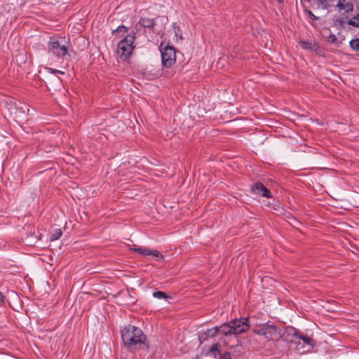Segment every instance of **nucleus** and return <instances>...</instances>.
Instances as JSON below:
<instances>
[{
  "instance_id": "obj_5",
  "label": "nucleus",
  "mask_w": 359,
  "mask_h": 359,
  "mask_svg": "<svg viewBox=\"0 0 359 359\" xmlns=\"http://www.w3.org/2000/svg\"><path fill=\"white\" fill-rule=\"evenodd\" d=\"M253 332L263 336L267 340H277L280 337V333L278 327L269 323H266L260 327L254 329Z\"/></svg>"
},
{
  "instance_id": "obj_19",
  "label": "nucleus",
  "mask_w": 359,
  "mask_h": 359,
  "mask_svg": "<svg viewBox=\"0 0 359 359\" xmlns=\"http://www.w3.org/2000/svg\"><path fill=\"white\" fill-rule=\"evenodd\" d=\"M126 33L127 28L125 26H119L116 30L113 32V34L117 36L119 33Z\"/></svg>"
},
{
  "instance_id": "obj_20",
  "label": "nucleus",
  "mask_w": 359,
  "mask_h": 359,
  "mask_svg": "<svg viewBox=\"0 0 359 359\" xmlns=\"http://www.w3.org/2000/svg\"><path fill=\"white\" fill-rule=\"evenodd\" d=\"M48 72L53 75L65 74V72L60 71L57 69H48Z\"/></svg>"
},
{
  "instance_id": "obj_4",
  "label": "nucleus",
  "mask_w": 359,
  "mask_h": 359,
  "mask_svg": "<svg viewBox=\"0 0 359 359\" xmlns=\"http://www.w3.org/2000/svg\"><path fill=\"white\" fill-rule=\"evenodd\" d=\"M48 48L50 53L58 57H69V50L62 39L50 38Z\"/></svg>"
},
{
  "instance_id": "obj_11",
  "label": "nucleus",
  "mask_w": 359,
  "mask_h": 359,
  "mask_svg": "<svg viewBox=\"0 0 359 359\" xmlns=\"http://www.w3.org/2000/svg\"><path fill=\"white\" fill-rule=\"evenodd\" d=\"M222 325L220 326H215L210 329H208L205 334L206 337H215L217 334H222Z\"/></svg>"
},
{
  "instance_id": "obj_3",
  "label": "nucleus",
  "mask_w": 359,
  "mask_h": 359,
  "mask_svg": "<svg viewBox=\"0 0 359 359\" xmlns=\"http://www.w3.org/2000/svg\"><path fill=\"white\" fill-rule=\"evenodd\" d=\"M135 34V33L127 34L124 39L118 43L116 52L120 58L123 61L127 60L133 52L134 48Z\"/></svg>"
},
{
  "instance_id": "obj_22",
  "label": "nucleus",
  "mask_w": 359,
  "mask_h": 359,
  "mask_svg": "<svg viewBox=\"0 0 359 359\" xmlns=\"http://www.w3.org/2000/svg\"><path fill=\"white\" fill-rule=\"evenodd\" d=\"M310 15H311V17H312L313 18H314V19L316 18L315 15H314L312 13H311V12H310Z\"/></svg>"
},
{
  "instance_id": "obj_23",
  "label": "nucleus",
  "mask_w": 359,
  "mask_h": 359,
  "mask_svg": "<svg viewBox=\"0 0 359 359\" xmlns=\"http://www.w3.org/2000/svg\"><path fill=\"white\" fill-rule=\"evenodd\" d=\"M278 2H280V3L283 1V0H278Z\"/></svg>"
},
{
  "instance_id": "obj_17",
  "label": "nucleus",
  "mask_w": 359,
  "mask_h": 359,
  "mask_svg": "<svg viewBox=\"0 0 359 359\" xmlns=\"http://www.w3.org/2000/svg\"><path fill=\"white\" fill-rule=\"evenodd\" d=\"M153 297L156 299H166L168 297L165 292H161V291L154 292L153 293Z\"/></svg>"
},
{
  "instance_id": "obj_2",
  "label": "nucleus",
  "mask_w": 359,
  "mask_h": 359,
  "mask_svg": "<svg viewBox=\"0 0 359 359\" xmlns=\"http://www.w3.org/2000/svg\"><path fill=\"white\" fill-rule=\"evenodd\" d=\"M250 328L248 318H241L230 320L228 323L222 325V334L227 337L230 335L237 336L245 332Z\"/></svg>"
},
{
  "instance_id": "obj_6",
  "label": "nucleus",
  "mask_w": 359,
  "mask_h": 359,
  "mask_svg": "<svg viewBox=\"0 0 359 359\" xmlns=\"http://www.w3.org/2000/svg\"><path fill=\"white\" fill-rule=\"evenodd\" d=\"M160 51L163 66L164 67H170L173 65L176 60V52L175 48L171 46L163 47V44H161Z\"/></svg>"
},
{
  "instance_id": "obj_7",
  "label": "nucleus",
  "mask_w": 359,
  "mask_h": 359,
  "mask_svg": "<svg viewBox=\"0 0 359 359\" xmlns=\"http://www.w3.org/2000/svg\"><path fill=\"white\" fill-rule=\"evenodd\" d=\"M286 332L287 334L289 336L294 337L302 340L304 344L309 345L311 348L313 347L314 343L313 339L311 337H308L307 335L302 334L297 329L291 327L287 329Z\"/></svg>"
},
{
  "instance_id": "obj_8",
  "label": "nucleus",
  "mask_w": 359,
  "mask_h": 359,
  "mask_svg": "<svg viewBox=\"0 0 359 359\" xmlns=\"http://www.w3.org/2000/svg\"><path fill=\"white\" fill-rule=\"evenodd\" d=\"M251 192L268 198L271 197L270 191L260 182H257L252 186Z\"/></svg>"
},
{
  "instance_id": "obj_9",
  "label": "nucleus",
  "mask_w": 359,
  "mask_h": 359,
  "mask_svg": "<svg viewBox=\"0 0 359 359\" xmlns=\"http://www.w3.org/2000/svg\"><path fill=\"white\" fill-rule=\"evenodd\" d=\"M131 251L138 253L142 257H145L147 255H152L153 257H163L161 255H160L159 252L157 250H151L149 248H142V247H135L133 248H130Z\"/></svg>"
},
{
  "instance_id": "obj_24",
  "label": "nucleus",
  "mask_w": 359,
  "mask_h": 359,
  "mask_svg": "<svg viewBox=\"0 0 359 359\" xmlns=\"http://www.w3.org/2000/svg\"><path fill=\"white\" fill-rule=\"evenodd\" d=\"M237 341H238V343H239V345L241 346V341L239 340H237Z\"/></svg>"
},
{
  "instance_id": "obj_21",
  "label": "nucleus",
  "mask_w": 359,
  "mask_h": 359,
  "mask_svg": "<svg viewBox=\"0 0 359 359\" xmlns=\"http://www.w3.org/2000/svg\"><path fill=\"white\" fill-rule=\"evenodd\" d=\"M219 359H231V354L229 352H226Z\"/></svg>"
},
{
  "instance_id": "obj_15",
  "label": "nucleus",
  "mask_w": 359,
  "mask_h": 359,
  "mask_svg": "<svg viewBox=\"0 0 359 359\" xmlns=\"http://www.w3.org/2000/svg\"><path fill=\"white\" fill-rule=\"evenodd\" d=\"M220 344L219 343L214 344L210 349V353L213 355L215 358L217 357V353H220Z\"/></svg>"
},
{
  "instance_id": "obj_16",
  "label": "nucleus",
  "mask_w": 359,
  "mask_h": 359,
  "mask_svg": "<svg viewBox=\"0 0 359 359\" xmlns=\"http://www.w3.org/2000/svg\"><path fill=\"white\" fill-rule=\"evenodd\" d=\"M351 48L357 52H359V38L352 39L350 41Z\"/></svg>"
},
{
  "instance_id": "obj_12",
  "label": "nucleus",
  "mask_w": 359,
  "mask_h": 359,
  "mask_svg": "<svg viewBox=\"0 0 359 359\" xmlns=\"http://www.w3.org/2000/svg\"><path fill=\"white\" fill-rule=\"evenodd\" d=\"M139 24L144 27H151L154 26V19L142 18L139 21Z\"/></svg>"
},
{
  "instance_id": "obj_13",
  "label": "nucleus",
  "mask_w": 359,
  "mask_h": 359,
  "mask_svg": "<svg viewBox=\"0 0 359 359\" xmlns=\"http://www.w3.org/2000/svg\"><path fill=\"white\" fill-rule=\"evenodd\" d=\"M62 234V232L60 229H54L50 236V241H54L59 239L61 237Z\"/></svg>"
},
{
  "instance_id": "obj_14",
  "label": "nucleus",
  "mask_w": 359,
  "mask_h": 359,
  "mask_svg": "<svg viewBox=\"0 0 359 359\" xmlns=\"http://www.w3.org/2000/svg\"><path fill=\"white\" fill-rule=\"evenodd\" d=\"M300 46L305 50H311L313 49V46H315L314 43H312L311 41H302L299 42Z\"/></svg>"
},
{
  "instance_id": "obj_1",
  "label": "nucleus",
  "mask_w": 359,
  "mask_h": 359,
  "mask_svg": "<svg viewBox=\"0 0 359 359\" xmlns=\"http://www.w3.org/2000/svg\"><path fill=\"white\" fill-rule=\"evenodd\" d=\"M121 339L124 346L129 349L141 348L146 344L147 337L142 330L136 326L128 325L121 330Z\"/></svg>"
},
{
  "instance_id": "obj_18",
  "label": "nucleus",
  "mask_w": 359,
  "mask_h": 359,
  "mask_svg": "<svg viewBox=\"0 0 359 359\" xmlns=\"http://www.w3.org/2000/svg\"><path fill=\"white\" fill-rule=\"evenodd\" d=\"M349 25L359 27V13L349 20Z\"/></svg>"
},
{
  "instance_id": "obj_10",
  "label": "nucleus",
  "mask_w": 359,
  "mask_h": 359,
  "mask_svg": "<svg viewBox=\"0 0 359 359\" xmlns=\"http://www.w3.org/2000/svg\"><path fill=\"white\" fill-rule=\"evenodd\" d=\"M336 8L340 13L345 14L352 11L353 6L351 0H338Z\"/></svg>"
}]
</instances>
